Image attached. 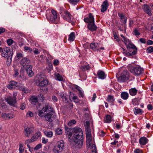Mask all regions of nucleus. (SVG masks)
Returning <instances> with one entry per match:
<instances>
[{
  "label": "nucleus",
  "instance_id": "nucleus-1",
  "mask_svg": "<svg viewBox=\"0 0 153 153\" xmlns=\"http://www.w3.org/2000/svg\"><path fill=\"white\" fill-rule=\"evenodd\" d=\"M65 128L66 134L72 138L68 137L69 141L72 143L74 142L77 148H81L83 142V135L82 129L79 127H75L73 128H69L66 125Z\"/></svg>",
  "mask_w": 153,
  "mask_h": 153
},
{
  "label": "nucleus",
  "instance_id": "nucleus-2",
  "mask_svg": "<svg viewBox=\"0 0 153 153\" xmlns=\"http://www.w3.org/2000/svg\"><path fill=\"white\" fill-rule=\"evenodd\" d=\"M13 52L10 51L9 47H5L3 48V51L1 53L2 57L7 58V63L8 66H9L12 62V58Z\"/></svg>",
  "mask_w": 153,
  "mask_h": 153
},
{
  "label": "nucleus",
  "instance_id": "nucleus-3",
  "mask_svg": "<svg viewBox=\"0 0 153 153\" xmlns=\"http://www.w3.org/2000/svg\"><path fill=\"white\" fill-rule=\"evenodd\" d=\"M65 148V143L63 140H61L58 141L53 149L54 153H59L62 152Z\"/></svg>",
  "mask_w": 153,
  "mask_h": 153
},
{
  "label": "nucleus",
  "instance_id": "nucleus-4",
  "mask_svg": "<svg viewBox=\"0 0 153 153\" xmlns=\"http://www.w3.org/2000/svg\"><path fill=\"white\" fill-rule=\"evenodd\" d=\"M129 73L126 70H125L121 74L120 76L117 77V81L120 83L124 82L129 78Z\"/></svg>",
  "mask_w": 153,
  "mask_h": 153
},
{
  "label": "nucleus",
  "instance_id": "nucleus-5",
  "mask_svg": "<svg viewBox=\"0 0 153 153\" xmlns=\"http://www.w3.org/2000/svg\"><path fill=\"white\" fill-rule=\"evenodd\" d=\"M129 71L136 76H139L143 73V69L139 66L132 67L129 68Z\"/></svg>",
  "mask_w": 153,
  "mask_h": 153
},
{
  "label": "nucleus",
  "instance_id": "nucleus-6",
  "mask_svg": "<svg viewBox=\"0 0 153 153\" xmlns=\"http://www.w3.org/2000/svg\"><path fill=\"white\" fill-rule=\"evenodd\" d=\"M50 107L49 104H47L45 105V106L42 109L40 110L38 112L39 115L41 117H44L46 115V114L48 112V109Z\"/></svg>",
  "mask_w": 153,
  "mask_h": 153
},
{
  "label": "nucleus",
  "instance_id": "nucleus-7",
  "mask_svg": "<svg viewBox=\"0 0 153 153\" xmlns=\"http://www.w3.org/2000/svg\"><path fill=\"white\" fill-rule=\"evenodd\" d=\"M126 46L129 52H131L132 50H133L132 52L133 55H135L137 53V49L134 44L130 42Z\"/></svg>",
  "mask_w": 153,
  "mask_h": 153
},
{
  "label": "nucleus",
  "instance_id": "nucleus-8",
  "mask_svg": "<svg viewBox=\"0 0 153 153\" xmlns=\"http://www.w3.org/2000/svg\"><path fill=\"white\" fill-rule=\"evenodd\" d=\"M57 14L56 11L54 10H52L49 16H47V19L51 22L55 21L57 18Z\"/></svg>",
  "mask_w": 153,
  "mask_h": 153
},
{
  "label": "nucleus",
  "instance_id": "nucleus-9",
  "mask_svg": "<svg viewBox=\"0 0 153 153\" xmlns=\"http://www.w3.org/2000/svg\"><path fill=\"white\" fill-rule=\"evenodd\" d=\"M64 14V15H63L62 16L63 19L71 23L73 21L72 15L68 11H65Z\"/></svg>",
  "mask_w": 153,
  "mask_h": 153
},
{
  "label": "nucleus",
  "instance_id": "nucleus-10",
  "mask_svg": "<svg viewBox=\"0 0 153 153\" xmlns=\"http://www.w3.org/2000/svg\"><path fill=\"white\" fill-rule=\"evenodd\" d=\"M6 101L10 105L15 106L16 103V100L15 97H13L11 96H9L5 99Z\"/></svg>",
  "mask_w": 153,
  "mask_h": 153
},
{
  "label": "nucleus",
  "instance_id": "nucleus-11",
  "mask_svg": "<svg viewBox=\"0 0 153 153\" xmlns=\"http://www.w3.org/2000/svg\"><path fill=\"white\" fill-rule=\"evenodd\" d=\"M84 21L88 24L94 22V18L91 13H89L88 15L84 19Z\"/></svg>",
  "mask_w": 153,
  "mask_h": 153
},
{
  "label": "nucleus",
  "instance_id": "nucleus-12",
  "mask_svg": "<svg viewBox=\"0 0 153 153\" xmlns=\"http://www.w3.org/2000/svg\"><path fill=\"white\" fill-rule=\"evenodd\" d=\"M33 127H27L25 129L24 133L25 136L29 137L33 132Z\"/></svg>",
  "mask_w": 153,
  "mask_h": 153
},
{
  "label": "nucleus",
  "instance_id": "nucleus-13",
  "mask_svg": "<svg viewBox=\"0 0 153 153\" xmlns=\"http://www.w3.org/2000/svg\"><path fill=\"white\" fill-rule=\"evenodd\" d=\"M48 80L46 79L45 80H44L42 81L41 82H39L38 84H37V85L41 87H45L44 89L42 88L41 89L42 90L47 91L48 90V88L46 86L48 85Z\"/></svg>",
  "mask_w": 153,
  "mask_h": 153
},
{
  "label": "nucleus",
  "instance_id": "nucleus-14",
  "mask_svg": "<svg viewBox=\"0 0 153 153\" xmlns=\"http://www.w3.org/2000/svg\"><path fill=\"white\" fill-rule=\"evenodd\" d=\"M2 117L5 120H10L15 117L14 115L12 113H2L1 115Z\"/></svg>",
  "mask_w": 153,
  "mask_h": 153
},
{
  "label": "nucleus",
  "instance_id": "nucleus-15",
  "mask_svg": "<svg viewBox=\"0 0 153 153\" xmlns=\"http://www.w3.org/2000/svg\"><path fill=\"white\" fill-rule=\"evenodd\" d=\"M19 86L18 83L14 81H10L9 83L7 86V87L10 89L15 88Z\"/></svg>",
  "mask_w": 153,
  "mask_h": 153
},
{
  "label": "nucleus",
  "instance_id": "nucleus-16",
  "mask_svg": "<svg viewBox=\"0 0 153 153\" xmlns=\"http://www.w3.org/2000/svg\"><path fill=\"white\" fill-rule=\"evenodd\" d=\"M29 59L26 57H24L20 61V64L23 67L25 66H27V65L30 63Z\"/></svg>",
  "mask_w": 153,
  "mask_h": 153
},
{
  "label": "nucleus",
  "instance_id": "nucleus-17",
  "mask_svg": "<svg viewBox=\"0 0 153 153\" xmlns=\"http://www.w3.org/2000/svg\"><path fill=\"white\" fill-rule=\"evenodd\" d=\"M32 66L31 65H27L26 68V71L27 74V75L31 77L34 75V72L32 70Z\"/></svg>",
  "mask_w": 153,
  "mask_h": 153
},
{
  "label": "nucleus",
  "instance_id": "nucleus-18",
  "mask_svg": "<svg viewBox=\"0 0 153 153\" xmlns=\"http://www.w3.org/2000/svg\"><path fill=\"white\" fill-rule=\"evenodd\" d=\"M117 14L120 19V21L122 23V24H125L127 20V17L121 13L119 12Z\"/></svg>",
  "mask_w": 153,
  "mask_h": 153
},
{
  "label": "nucleus",
  "instance_id": "nucleus-19",
  "mask_svg": "<svg viewBox=\"0 0 153 153\" xmlns=\"http://www.w3.org/2000/svg\"><path fill=\"white\" fill-rule=\"evenodd\" d=\"M88 28L90 31L93 32L96 30L97 28L94 22L88 24L87 25Z\"/></svg>",
  "mask_w": 153,
  "mask_h": 153
},
{
  "label": "nucleus",
  "instance_id": "nucleus-20",
  "mask_svg": "<svg viewBox=\"0 0 153 153\" xmlns=\"http://www.w3.org/2000/svg\"><path fill=\"white\" fill-rule=\"evenodd\" d=\"M144 11L149 16L152 15V13L151 12V8L147 4H144L143 7Z\"/></svg>",
  "mask_w": 153,
  "mask_h": 153
},
{
  "label": "nucleus",
  "instance_id": "nucleus-21",
  "mask_svg": "<svg viewBox=\"0 0 153 153\" xmlns=\"http://www.w3.org/2000/svg\"><path fill=\"white\" fill-rule=\"evenodd\" d=\"M109 4L108 1L106 0L104 1L102 3L101 6V11L103 12L106 11L108 6Z\"/></svg>",
  "mask_w": 153,
  "mask_h": 153
},
{
  "label": "nucleus",
  "instance_id": "nucleus-22",
  "mask_svg": "<svg viewBox=\"0 0 153 153\" xmlns=\"http://www.w3.org/2000/svg\"><path fill=\"white\" fill-rule=\"evenodd\" d=\"M46 79L45 76L42 74H37L36 76V83L38 84L40 82H42L44 80Z\"/></svg>",
  "mask_w": 153,
  "mask_h": 153
},
{
  "label": "nucleus",
  "instance_id": "nucleus-23",
  "mask_svg": "<svg viewBox=\"0 0 153 153\" xmlns=\"http://www.w3.org/2000/svg\"><path fill=\"white\" fill-rule=\"evenodd\" d=\"M44 117H45L46 120L48 122H52L53 121V118L52 117V113L50 112H48L46 114Z\"/></svg>",
  "mask_w": 153,
  "mask_h": 153
},
{
  "label": "nucleus",
  "instance_id": "nucleus-24",
  "mask_svg": "<svg viewBox=\"0 0 153 153\" xmlns=\"http://www.w3.org/2000/svg\"><path fill=\"white\" fill-rule=\"evenodd\" d=\"M58 95L60 97L62 98V101H67V95L66 94L63 92H60L58 93Z\"/></svg>",
  "mask_w": 153,
  "mask_h": 153
},
{
  "label": "nucleus",
  "instance_id": "nucleus-25",
  "mask_svg": "<svg viewBox=\"0 0 153 153\" xmlns=\"http://www.w3.org/2000/svg\"><path fill=\"white\" fill-rule=\"evenodd\" d=\"M148 140L145 137H143L140 138L139 140V142L140 144L144 145L148 142Z\"/></svg>",
  "mask_w": 153,
  "mask_h": 153
},
{
  "label": "nucleus",
  "instance_id": "nucleus-26",
  "mask_svg": "<svg viewBox=\"0 0 153 153\" xmlns=\"http://www.w3.org/2000/svg\"><path fill=\"white\" fill-rule=\"evenodd\" d=\"M98 45V43L93 42L90 44V47L94 51H100V50L97 48Z\"/></svg>",
  "mask_w": 153,
  "mask_h": 153
},
{
  "label": "nucleus",
  "instance_id": "nucleus-27",
  "mask_svg": "<svg viewBox=\"0 0 153 153\" xmlns=\"http://www.w3.org/2000/svg\"><path fill=\"white\" fill-rule=\"evenodd\" d=\"M97 74L99 78L104 79L105 78V76L104 72L102 71H98Z\"/></svg>",
  "mask_w": 153,
  "mask_h": 153
},
{
  "label": "nucleus",
  "instance_id": "nucleus-28",
  "mask_svg": "<svg viewBox=\"0 0 153 153\" xmlns=\"http://www.w3.org/2000/svg\"><path fill=\"white\" fill-rule=\"evenodd\" d=\"M129 97L128 93L126 92H122L121 94V98L124 100H126Z\"/></svg>",
  "mask_w": 153,
  "mask_h": 153
},
{
  "label": "nucleus",
  "instance_id": "nucleus-29",
  "mask_svg": "<svg viewBox=\"0 0 153 153\" xmlns=\"http://www.w3.org/2000/svg\"><path fill=\"white\" fill-rule=\"evenodd\" d=\"M137 93V90L135 88H132L129 90V93L130 95L134 96Z\"/></svg>",
  "mask_w": 153,
  "mask_h": 153
},
{
  "label": "nucleus",
  "instance_id": "nucleus-30",
  "mask_svg": "<svg viewBox=\"0 0 153 153\" xmlns=\"http://www.w3.org/2000/svg\"><path fill=\"white\" fill-rule=\"evenodd\" d=\"M75 36L74 32L71 33L69 36L68 40L70 42L74 41L75 39Z\"/></svg>",
  "mask_w": 153,
  "mask_h": 153
},
{
  "label": "nucleus",
  "instance_id": "nucleus-31",
  "mask_svg": "<svg viewBox=\"0 0 153 153\" xmlns=\"http://www.w3.org/2000/svg\"><path fill=\"white\" fill-rule=\"evenodd\" d=\"M134 114L136 115L137 114H141L143 112L142 110L141 109L137 107L134 108Z\"/></svg>",
  "mask_w": 153,
  "mask_h": 153
},
{
  "label": "nucleus",
  "instance_id": "nucleus-32",
  "mask_svg": "<svg viewBox=\"0 0 153 153\" xmlns=\"http://www.w3.org/2000/svg\"><path fill=\"white\" fill-rule=\"evenodd\" d=\"M70 95L71 97H72V99L74 100V102H75L77 103L79 102L80 100L75 95L74 96L72 93H70Z\"/></svg>",
  "mask_w": 153,
  "mask_h": 153
},
{
  "label": "nucleus",
  "instance_id": "nucleus-33",
  "mask_svg": "<svg viewBox=\"0 0 153 153\" xmlns=\"http://www.w3.org/2000/svg\"><path fill=\"white\" fill-rule=\"evenodd\" d=\"M106 100L109 102H114L115 98L114 96L109 95L107 97Z\"/></svg>",
  "mask_w": 153,
  "mask_h": 153
},
{
  "label": "nucleus",
  "instance_id": "nucleus-34",
  "mask_svg": "<svg viewBox=\"0 0 153 153\" xmlns=\"http://www.w3.org/2000/svg\"><path fill=\"white\" fill-rule=\"evenodd\" d=\"M44 133L46 136L48 137H52L53 134V132L52 131H45Z\"/></svg>",
  "mask_w": 153,
  "mask_h": 153
},
{
  "label": "nucleus",
  "instance_id": "nucleus-35",
  "mask_svg": "<svg viewBox=\"0 0 153 153\" xmlns=\"http://www.w3.org/2000/svg\"><path fill=\"white\" fill-rule=\"evenodd\" d=\"M105 121L107 123H109L111 122V116L110 115L107 114L106 115Z\"/></svg>",
  "mask_w": 153,
  "mask_h": 153
},
{
  "label": "nucleus",
  "instance_id": "nucleus-36",
  "mask_svg": "<svg viewBox=\"0 0 153 153\" xmlns=\"http://www.w3.org/2000/svg\"><path fill=\"white\" fill-rule=\"evenodd\" d=\"M90 68L89 65H87L81 66L80 68L82 71H85L86 70H89Z\"/></svg>",
  "mask_w": 153,
  "mask_h": 153
},
{
  "label": "nucleus",
  "instance_id": "nucleus-37",
  "mask_svg": "<svg viewBox=\"0 0 153 153\" xmlns=\"http://www.w3.org/2000/svg\"><path fill=\"white\" fill-rule=\"evenodd\" d=\"M91 149L92 153H97V149L95 144H92Z\"/></svg>",
  "mask_w": 153,
  "mask_h": 153
},
{
  "label": "nucleus",
  "instance_id": "nucleus-38",
  "mask_svg": "<svg viewBox=\"0 0 153 153\" xmlns=\"http://www.w3.org/2000/svg\"><path fill=\"white\" fill-rule=\"evenodd\" d=\"M30 100L31 102L36 103L38 101V99L37 97L36 96H32L30 98Z\"/></svg>",
  "mask_w": 153,
  "mask_h": 153
},
{
  "label": "nucleus",
  "instance_id": "nucleus-39",
  "mask_svg": "<svg viewBox=\"0 0 153 153\" xmlns=\"http://www.w3.org/2000/svg\"><path fill=\"white\" fill-rule=\"evenodd\" d=\"M87 143L89 144V146H91L90 143L91 141L92 138L91 135L86 136Z\"/></svg>",
  "mask_w": 153,
  "mask_h": 153
},
{
  "label": "nucleus",
  "instance_id": "nucleus-40",
  "mask_svg": "<svg viewBox=\"0 0 153 153\" xmlns=\"http://www.w3.org/2000/svg\"><path fill=\"white\" fill-rule=\"evenodd\" d=\"M132 104L134 105H137L139 104L138 99L135 98L132 100Z\"/></svg>",
  "mask_w": 153,
  "mask_h": 153
},
{
  "label": "nucleus",
  "instance_id": "nucleus-41",
  "mask_svg": "<svg viewBox=\"0 0 153 153\" xmlns=\"http://www.w3.org/2000/svg\"><path fill=\"white\" fill-rule=\"evenodd\" d=\"M84 126L85 130L90 129V123L88 121H87L85 122L84 123Z\"/></svg>",
  "mask_w": 153,
  "mask_h": 153
},
{
  "label": "nucleus",
  "instance_id": "nucleus-42",
  "mask_svg": "<svg viewBox=\"0 0 153 153\" xmlns=\"http://www.w3.org/2000/svg\"><path fill=\"white\" fill-rule=\"evenodd\" d=\"M7 106L5 103L1 101L0 102V108L2 109H5L6 108Z\"/></svg>",
  "mask_w": 153,
  "mask_h": 153
},
{
  "label": "nucleus",
  "instance_id": "nucleus-43",
  "mask_svg": "<svg viewBox=\"0 0 153 153\" xmlns=\"http://www.w3.org/2000/svg\"><path fill=\"white\" fill-rule=\"evenodd\" d=\"M76 123V121L74 120H73L70 121L68 123V125L69 126H71L74 124H75Z\"/></svg>",
  "mask_w": 153,
  "mask_h": 153
},
{
  "label": "nucleus",
  "instance_id": "nucleus-44",
  "mask_svg": "<svg viewBox=\"0 0 153 153\" xmlns=\"http://www.w3.org/2000/svg\"><path fill=\"white\" fill-rule=\"evenodd\" d=\"M146 52L149 53L153 52V46H151L148 47L147 49Z\"/></svg>",
  "mask_w": 153,
  "mask_h": 153
},
{
  "label": "nucleus",
  "instance_id": "nucleus-45",
  "mask_svg": "<svg viewBox=\"0 0 153 153\" xmlns=\"http://www.w3.org/2000/svg\"><path fill=\"white\" fill-rule=\"evenodd\" d=\"M56 134L58 135H61L62 134V130L59 128H58L56 129Z\"/></svg>",
  "mask_w": 153,
  "mask_h": 153
},
{
  "label": "nucleus",
  "instance_id": "nucleus-46",
  "mask_svg": "<svg viewBox=\"0 0 153 153\" xmlns=\"http://www.w3.org/2000/svg\"><path fill=\"white\" fill-rule=\"evenodd\" d=\"M56 79L59 81H62L63 80V78L60 74H57L56 75Z\"/></svg>",
  "mask_w": 153,
  "mask_h": 153
},
{
  "label": "nucleus",
  "instance_id": "nucleus-47",
  "mask_svg": "<svg viewBox=\"0 0 153 153\" xmlns=\"http://www.w3.org/2000/svg\"><path fill=\"white\" fill-rule=\"evenodd\" d=\"M68 1L71 4H76L79 1V0H68Z\"/></svg>",
  "mask_w": 153,
  "mask_h": 153
},
{
  "label": "nucleus",
  "instance_id": "nucleus-48",
  "mask_svg": "<svg viewBox=\"0 0 153 153\" xmlns=\"http://www.w3.org/2000/svg\"><path fill=\"white\" fill-rule=\"evenodd\" d=\"M33 116V113L32 112L30 111H29L26 114V116L27 117H32Z\"/></svg>",
  "mask_w": 153,
  "mask_h": 153
},
{
  "label": "nucleus",
  "instance_id": "nucleus-49",
  "mask_svg": "<svg viewBox=\"0 0 153 153\" xmlns=\"http://www.w3.org/2000/svg\"><path fill=\"white\" fill-rule=\"evenodd\" d=\"M42 147V145L41 143H39L37 144L34 148V150H37L41 148Z\"/></svg>",
  "mask_w": 153,
  "mask_h": 153
},
{
  "label": "nucleus",
  "instance_id": "nucleus-50",
  "mask_svg": "<svg viewBox=\"0 0 153 153\" xmlns=\"http://www.w3.org/2000/svg\"><path fill=\"white\" fill-rule=\"evenodd\" d=\"M25 50L26 51H28L30 53L32 51V49L30 47L27 46H25L24 47Z\"/></svg>",
  "mask_w": 153,
  "mask_h": 153
},
{
  "label": "nucleus",
  "instance_id": "nucleus-51",
  "mask_svg": "<svg viewBox=\"0 0 153 153\" xmlns=\"http://www.w3.org/2000/svg\"><path fill=\"white\" fill-rule=\"evenodd\" d=\"M16 56L18 58V59H19L20 58L23 57V55L21 53L18 52L17 53Z\"/></svg>",
  "mask_w": 153,
  "mask_h": 153
},
{
  "label": "nucleus",
  "instance_id": "nucleus-52",
  "mask_svg": "<svg viewBox=\"0 0 153 153\" xmlns=\"http://www.w3.org/2000/svg\"><path fill=\"white\" fill-rule=\"evenodd\" d=\"M14 41L12 39H9L7 41V43L8 45H11L13 42Z\"/></svg>",
  "mask_w": 153,
  "mask_h": 153
},
{
  "label": "nucleus",
  "instance_id": "nucleus-53",
  "mask_svg": "<svg viewBox=\"0 0 153 153\" xmlns=\"http://www.w3.org/2000/svg\"><path fill=\"white\" fill-rule=\"evenodd\" d=\"M33 135L38 139L41 136V134L40 131H37Z\"/></svg>",
  "mask_w": 153,
  "mask_h": 153
},
{
  "label": "nucleus",
  "instance_id": "nucleus-54",
  "mask_svg": "<svg viewBox=\"0 0 153 153\" xmlns=\"http://www.w3.org/2000/svg\"><path fill=\"white\" fill-rule=\"evenodd\" d=\"M32 51H33L34 53L35 54H38L40 52L39 51L38 49L34 48L32 50Z\"/></svg>",
  "mask_w": 153,
  "mask_h": 153
},
{
  "label": "nucleus",
  "instance_id": "nucleus-55",
  "mask_svg": "<svg viewBox=\"0 0 153 153\" xmlns=\"http://www.w3.org/2000/svg\"><path fill=\"white\" fill-rule=\"evenodd\" d=\"M85 131L86 136L91 135L90 129H86Z\"/></svg>",
  "mask_w": 153,
  "mask_h": 153
},
{
  "label": "nucleus",
  "instance_id": "nucleus-56",
  "mask_svg": "<svg viewBox=\"0 0 153 153\" xmlns=\"http://www.w3.org/2000/svg\"><path fill=\"white\" fill-rule=\"evenodd\" d=\"M22 91L25 93H28L30 92V91L27 88H25V87L23 88Z\"/></svg>",
  "mask_w": 153,
  "mask_h": 153
},
{
  "label": "nucleus",
  "instance_id": "nucleus-57",
  "mask_svg": "<svg viewBox=\"0 0 153 153\" xmlns=\"http://www.w3.org/2000/svg\"><path fill=\"white\" fill-rule=\"evenodd\" d=\"M134 32L135 35H139L140 33L136 28H135L134 30Z\"/></svg>",
  "mask_w": 153,
  "mask_h": 153
},
{
  "label": "nucleus",
  "instance_id": "nucleus-58",
  "mask_svg": "<svg viewBox=\"0 0 153 153\" xmlns=\"http://www.w3.org/2000/svg\"><path fill=\"white\" fill-rule=\"evenodd\" d=\"M19 86H17V87L18 88L17 89L19 90L22 91L23 90V88L24 87V86L22 85H20L18 83Z\"/></svg>",
  "mask_w": 153,
  "mask_h": 153
},
{
  "label": "nucleus",
  "instance_id": "nucleus-59",
  "mask_svg": "<svg viewBox=\"0 0 153 153\" xmlns=\"http://www.w3.org/2000/svg\"><path fill=\"white\" fill-rule=\"evenodd\" d=\"M123 39V42H124L125 44L126 45L127 44V43H129L130 42L129 41V40L127 39L125 37Z\"/></svg>",
  "mask_w": 153,
  "mask_h": 153
},
{
  "label": "nucleus",
  "instance_id": "nucleus-60",
  "mask_svg": "<svg viewBox=\"0 0 153 153\" xmlns=\"http://www.w3.org/2000/svg\"><path fill=\"white\" fill-rule=\"evenodd\" d=\"M99 134L100 136L103 137L105 136V133L103 131L101 130L99 132Z\"/></svg>",
  "mask_w": 153,
  "mask_h": 153
},
{
  "label": "nucleus",
  "instance_id": "nucleus-61",
  "mask_svg": "<svg viewBox=\"0 0 153 153\" xmlns=\"http://www.w3.org/2000/svg\"><path fill=\"white\" fill-rule=\"evenodd\" d=\"M25 103L21 104L20 105V108L22 110L24 109L25 108Z\"/></svg>",
  "mask_w": 153,
  "mask_h": 153
},
{
  "label": "nucleus",
  "instance_id": "nucleus-62",
  "mask_svg": "<svg viewBox=\"0 0 153 153\" xmlns=\"http://www.w3.org/2000/svg\"><path fill=\"white\" fill-rule=\"evenodd\" d=\"M140 41L142 43L145 44L146 42V39L143 38H140L139 39Z\"/></svg>",
  "mask_w": 153,
  "mask_h": 153
},
{
  "label": "nucleus",
  "instance_id": "nucleus-63",
  "mask_svg": "<svg viewBox=\"0 0 153 153\" xmlns=\"http://www.w3.org/2000/svg\"><path fill=\"white\" fill-rule=\"evenodd\" d=\"M147 45H151L153 44V41L149 40L146 42Z\"/></svg>",
  "mask_w": 153,
  "mask_h": 153
},
{
  "label": "nucleus",
  "instance_id": "nucleus-64",
  "mask_svg": "<svg viewBox=\"0 0 153 153\" xmlns=\"http://www.w3.org/2000/svg\"><path fill=\"white\" fill-rule=\"evenodd\" d=\"M53 65H57L59 64V61L57 59H55L53 62Z\"/></svg>",
  "mask_w": 153,
  "mask_h": 153
}]
</instances>
